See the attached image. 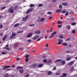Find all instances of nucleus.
Masks as SVG:
<instances>
[{
  "label": "nucleus",
  "instance_id": "69168bd1",
  "mask_svg": "<svg viewBox=\"0 0 77 77\" xmlns=\"http://www.w3.org/2000/svg\"><path fill=\"white\" fill-rule=\"evenodd\" d=\"M52 1L53 2H56V0H52Z\"/></svg>",
  "mask_w": 77,
  "mask_h": 77
},
{
  "label": "nucleus",
  "instance_id": "864d4df0",
  "mask_svg": "<svg viewBox=\"0 0 77 77\" xmlns=\"http://www.w3.org/2000/svg\"><path fill=\"white\" fill-rule=\"evenodd\" d=\"M6 49L7 50H11V49L9 48H7Z\"/></svg>",
  "mask_w": 77,
  "mask_h": 77
},
{
  "label": "nucleus",
  "instance_id": "4c0bfd02",
  "mask_svg": "<svg viewBox=\"0 0 77 77\" xmlns=\"http://www.w3.org/2000/svg\"><path fill=\"white\" fill-rule=\"evenodd\" d=\"M72 33H73V34H74L75 33V30H73L72 31Z\"/></svg>",
  "mask_w": 77,
  "mask_h": 77
},
{
  "label": "nucleus",
  "instance_id": "0e129e2a",
  "mask_svg": "<svg viewBox=\"0 0 77 77\" xmlns=\"http://www.w3.org/2000/svg\"><path fill=\"white\" fill-rule=\"evenodd\" d=\"M3 33H1L0 34V36H3Z\"/></svg>",
  "mask_w": 77,
  "mask_h": 77
},
{
  "label": "nucleus",
  "instance_id": "bf43d9fd",
  "mask_svg": "<svg viewBox=\"0 0 77 77\" xmlns=\"http://www.w3.org/2000/svg\"><path fill=\"white\" fill-rule=\"evenodd\" d=\"M47 57V56H43V58H44V59L46 58Z\"/></svg>",
  "mask_w": 77,
  "mask_h": 77
},
{
  "label": "nucleus",
  "instance_id": "f3484780",
  "mask_svg": "<svg viewBox=\"0 0 77 77\" xmlns=\"http://www.w3.org/2000/svg\"><path fill=\"white\" fill-rule=\"evenodd\" d=\"M23 32H24V31L23 30L17 32V34H19V33H23Z\"/></svg>",
  "mask_w": 77,
  "mask_h": 77
},
{
  "label": "nucleus",
  "instance_id": "e433bc0d",
  "mask_svg": "<svg viewBox=\"0 0 77 77\" xmlns=\"http://www.w3.org/2000/svg\"><path fill=\"white\" fill-rule=\"evenodd\" d=\"M51 14H52V13H51V12L48 11L47 13V14H49L50 15H51Z\"/></svg>",
  "mask_w": 77,
  "mask_h": 77
},
{
  "label": "nucleus",
  "instance_id": "4be33fe9",
  "mask_svg": "<svg viewBox=\"0 0 77 77\" xmlns=\"http://www.w3.org/2000/svg\"><path fill=\"white\" fill-rule=\"evenodd\" d=\"M29 56H30V55H29L26 54L25 55V57L26 58H28V57H29Z\"/></svg>",
  "mask_w": 77,
  "mask_h": 77
},
{
  "label": "nucleus",
  "instance_id": "37998d69",
  "mask_svg": "<svg viewBox=\"0 0 77 77\" xmlns=\"http://www.w3.org/2000/svg\"><path fill=\"white\" fill-rule=\"evenodd\" d=\"M58 24H62V22L61 21H58Z\"/></svg>",
  "mask_w": 77,
  "mask_h": 77
},
{
  "label": "nucleus",
  "instance_id": "5701e85b",
  "mask_svg": "<svg viewBox=\"0 0 77 77\" xmlns=\"http://www.w3.org/2000/svg\"><path fill=\"white\" fill-rule=\"evenodd\" d=\"M66 62H65V60H63L62 62V64L63 65H64V64H65Z\"/></svg>",
  "mask_w": 77,
  "mask_h": 77
},
{
  "label": "nucleus",
  "instance_id": "680f3d73",
  "mask_svg": "<svg viewBox=\"0 0 77 77\" xmlns=\"http://www.w3.org/2000/svg\"><path fill=\"white\" fill-rule=\"evenodd\" d=\"M52 30H53V28H51L50 30V32H52Z\"/></svg>",
  "mask_w": 77,
  "mask_h": 77
},
{
  "label": "nucleus",
  "instance_id": "a211bd4d",
  "mask_svg": "<svg viewBox=\"0 0 77 77\" xmlns=\"http://www.w3.org/2000/svg\"><path fill=\"white\" fill-rule=\"evenodd\" d=\"M18 6L17 5H16L14 7V10H17L18 9Z\"/></svg>",
  "mask_w": 77,
  "mask_h": 77
},
{
  "label": "nucleus",
  "instance_id": "052dcab7",
  "mask_svg": "<svg viewBox=\"0 0 77 77\" xmlns=\"http://www.w3.org/2000/svg\"><path fill=\"white\" fill-rule=\"evenodd\" d=\"M56 75H60V73H56Z\"/></svg>",
  "mask_w": 77,
  "mask_h": 77
},
{
  "label": "nucleus",
  "instance_id": "603ef678",
  "mask_svg": "<svg viewBox=\"0 0 77 77\" xmlns=\"http://www.w3.org/2000/svg\"><path fill=\"white\" fill-rule=\"evenodd\" d=\"M68 15V12H66V14H65V15L66 16H67V15Z\"/></svg>",
  "mask_w": 77,
  "mask_h": 77
},
{
  "label": "nucleus",
  "instance_id": "f8f14e48",
  "mask_svg": "<svg viewBox=\"0 0 77 77\" xmlns=\"http://www.w3.org/2000/svg\"><path fill=\"white\" fill-rule=\"evenodd\" d=\"M40 33H41V31L40 30L37 31L35 32V33H36V34H39Z\"/></svg>",
  "mask_w": 77,
  "mask_h": 77
},
{
  "label": "nucleus",
  "instance_id": "7ed1b4c3",
  "mask_svg": "<svg viewBox=\"0 0 77 77\" xmlns=\"http://www.w3.org/2000/svg\"><path fill=\"white\" fill-rule=\"evenodd\" d=\"M11 68V66H5L3 67V70H6L7 69V68Z\"/></svg>",
  "mask_w": 77,
  "mask_h": 77
},
{
  "label": "nucleus",
  "instance_id": "2eb2a0df",
  "mask_svg": "<svg viewBox=\"0 0 77 77\" xmlns=\"http://www.w3.org/2000/svg\"><path fill=\"white\" fill-rule=\"evenodd\" d=\"M19 25H20L19 23L16 24L14 25V27H16L18 26H19Z\"/></svg>",
  "mask_w": 77,
  "mask_h": 77
},
{
  "label": "nucleus",
  "instance_id": "c9c22d12",
  "mask_svg": "<svg viewBox=\"0 0 77 77\" xmlns=\"http://www.w3.org/2000/svg\"><path fill=\"white\" fill-rule=\"evenodd\" d=\"M29 60V58H27L25 60L26 62H28Z\"/></svg>",
  "mask_w": 77,
  "mask_h": 77
},
{
  "label": "nucleus",
  "instance_id": "412c9836",
  "mask_svg": "<svg viewBox=\"0 0 77 77\" xmlns=\"http://www.w3.org/2000/svg\"><path fill=\"white\" fill-rule=\"evenodd\" d=\"M42 66H43V65H42V64H39L38 66V68H40L41 67H42Z\"/></svg>",
  "mask_w": 77,
  "mask_h": 77
},
{
  "label": "nucleus",
  "instance_id": "5fc2aeb1",
  "mask_svg": "<svg viewBox=\"0 0 77 77\" xmlns=\"http://www.w3.org/2000/svg\"><path fill=\"white\" fill-rule=\"evenodd\" d=\"M29 74H27L25 77H29Z\"/></svg>",
  "mask_w": 77,
  "mask_h": 77
},
{
  "label": "nucleus",
  "instance_id": "cd10ccee",
  "mask_svg": "<svg viewBox=\"0 0 77 77\" xmlns=\"http://www.w3.org/2000/svg\"><path fill=\"white\" fill-rule=\"evenodd\" d=\"M62 5H60L59 6V8L60 9H62Z\"/></svg>",
  "mask_w": 77,
  "mask_h": 77
},
{
  "label": "nucleus",
  "instance_id": "c756f323",
  "mask_svg": "<svg viewBox=\"0 0 77 77\" xmlns=\"http://www.w3.org/2000/svg\"><path fill=\"white\" fill-rule=\"evenodd\" d=\"M62 13H63V14H65L66 13V11L65 10H63V11H61Z\"/></svg>",
  "mask_w": 77,
  "mask_h": 77
},
{
  "label": "nucleus",
  "instance_id": "3c124183",
  "mask_svg": "<svg viewBox=\"0 0 77 77\" xmlns=\"http://www.w3.org/2000/svg\"><path fill=\"white\" fill-rule=\"evenodd\" d=\"M56 33H57L56 32L54 31L53 32V33H52V34H53V35H55L56 34Z\"/></svg>",
  "mask_w": 77,
  "mask_h": 77
},
{
  "label": "nucleus",
  "instance_id": "e2e57ef3",
  "mask_svg": "<svg viewBox=\"0 0 77 77\" xmlns=\"http://www.w3.org/2000/svg\"><path fill=\"white\" fill-rule=\"evenodd\" d=\"M53 18V17H50L49 18V20H51V18Z\"/></svg>",
  "mask_w": 77,
  "mask_h": 77
},
{
  "label": "nucleus",
  "instance_id": "09e8293b",
  "mask_svg": "<svg viewBox=\"0 0 77 77\" xmlns=\"http://www.w3.org/2000/svg\"><path fill=\"white\" fill-rule=\"evenodd\" d=\"M27 42H31V40L30 39H29L28 40H27Z\"/></svg>",
  "mask_w": 77,
  "mask_h": 77
},
{
  "label": "nucleus",
  "instance_id": "de8ad7c7",
  "mask_svg": "<svg viewBox=\"0 0 77 77\" xmlns=\"http://www.w3.org/2000/svg\"><path fill=\"white\" fill-rule=\"evenodd\" d=\"M0 29H2L3 28V25L2 24L0 25Z\"/></svg>",
  "mask_w": 77,
  "mask_h": 77
},
{
  "label": "nucleus",
  "instance_id": "aec40b11",
  "mask_svg": "<svg viewBox=\"0 0 77 77\" xmlns=\"http://www.w3.org/2000/svg\"><path fill=\"white\" fill-rule=\"evenodd\" d=\"M45 20V18H41L40 19V21L41 22H42V21H44Z\"/></svg>",
  "mask_w": 77,
  "mask_h": 77
},
{
  "label": "nucleus",
  "instance_id": "a878e982",
  "mask_svg": "<svg viewBox=\"0 0 77 77\" xmlns=\"http://www.w3.org/2000/svg\"><path fill=\"white\" fill-rule=\"evenodd\" d=\"M71 59V58L70 57H68L66 58V60H67V61H68V60H70V59Z\"/></svg>",
  "mask_w": 77,
  "mask_h": 77
},
{
  "label": "nucleus",
  "instance_id": "774afa93",
  "mask_svg": "<svg viewBox=\"0 0 77 77\" xmlns=\"http://www.w3.org/2000/svg\"><path fill=\"white\" fill-rule=\"evenodd\" d=\"M23 50V48H20L19 49V50Z\"/></svg>",
  "mask_w": 77,
  "mask_h": 77
},
{
  "label": "nucleus",
  "instance_id": "4468645a",
  "mask_svg": "<svg viewBox=\"0 0 77 77\" xmlns=\"http://www.w3.org/2000/svg\"><path fill=\"white\" fill-rule=\"evenodd\" d=\"M8 37V35H5V36L4 37V38L3 39V41H5V40L6 39V38Z\"/></svg>",
  "mask_w": 77,
  "mask_h": 77
},
{
  "label": "nucleus",
  "instance_id": "79ce46f5",
  "mask_svg": "<svg viewBox=\"0 0 77 77\" xmlns=\"http://www.w3.org/2000/svg\"><path fill=\"white\" fill-rule=\"evenodd\" d=\"M62 27V26L61 25H58V28H60V27Z\"/></svg>",
  "mask_w": 77,
  "mask_h": 77
},
{
  "label": "nucleus",
  "instance_id": "338daca9",
  "mask_svg": "<svg viewBox=\"0 0 77 77\" xmlns=\"http://www.w3.org/2000/svg\"><path fill=\"white\" fill-rule=\"evenodd\" d=\"M6 48H8V47H9V45H7L6 46Z\"/></svg>",
  "mask_w": 77,
  "mask_h": 77
},
{
  "label": "nucleus",
  "instance_id": "ddd939ff",
  "mask_svg": "<svg viewBox=\"0 0 77 77\" xmlns=\"http://www.w3.org/2000/svg\"><path fill=\"white\" fill-rule=\"evenodd\" d=\"M48 75H51V74H52V72H51V71H49L48 72Z\"/></svg>",
  "mask_w": 77,
  "mask_h": 77
},
{
  "label": "nucleus",
  "instance_id": "bb28decb",
  "mask_svg": "<svg viewBox=\"0 0 77 77\" xmlns=\"http://www.w3.org/2000/svg\"><path fill=\"white\" fill-rule=\"evenodd\" d=\"M63 46H66L67 45V44L66 43H63Z\"/></svg>",
  "mask_w": 77,
  "mask_h": 77
},
{
  "label": "nucleus",
  "instance_id": "2f4dec72",
  "mask_svg": "<svg viewBox=\"0 0 77 77\" xmlns=\"http://www.w3.org/2000/svg\"><path fill=\"white\" fill-rule=\"evenodd\" d=\"M58 41H59V42H63V40L60 39H58Z\"/></svg>",
  "mask_w": 77,
  "mask_h": 77
},
{
  "label": "nucleus",
  "instance_id": "ea45409f",
  "mask_svg": "<svg viewBox=\"0 0 77 77\" xmlns=\"http://www.w3.org/2000/svg\"><path fill=\"white\" fill-rule=\"evenodd\" d=\"M48 62H49V63H51V62H52V61H51V60H48Z\"/></svg>",
  "mask_w": 77,
  "mask_h": 77
},
{
  "label": "nucleus",
  "instance_id": "c85d7f7f",
  "mask_svg": "<svg viewBox=\"0 0 77 77\" xmlns=\"http://www.w3.org/2000/svg\"><path fill=\"white\" fill-rule=\"evenodd\" d=\"M35 5L34 4H31L29 5V6H30V7H33Z\"/></svg>",
  "mask_w": 77,
  "mask_h": 77
},
{
  "label": "nucleus",
  "instance_id": "a19ab883",
  "mask_svg": "<svg viewBox=\"0 0 77 77\" xmlns=\"http://www.w3.org/2000/svg\"><path fill=\"white\" fill-rule=\"evenodd\" d=\"M59 38H63V36L62 35H60V36H59Z\"/></svg>",
  "mask_w": 77,
  "mask_h": 77
},
{
  "label": "nucleus",
  "instance_id": "9b49d317",
  "mask_svg": "<svg viewBox=\"0 0 77 77\" xmlns=\"http://www.w3.org/2000/svg\"><path fill=\"white\" fill-rule=\"evenodd\" d=\"M24 72V70L23 69L20 70H19V72L20 74H23Z\"/></svg>",
  "mask_w": 77,
  "mask_h": 77
},
{
  "label": "nucleus",
  "instance_id": "1a4fd4ad",
  "mask_svg": "<svg viewBox=\"0 0 77 77\" xmlns=\"http://www.w3.org/2000/svg\"><path fill=\"white\" fill-rule=\"evenodd\" d=\"M74 64V61H71L70 63H68V65H72V64Z\"/></svg>",
  "mask_w": 77,
  "mask_h": 77
},
{
  "label": "nucleus",
  "instance_id": "dca6fc26",
  "mask_svg": "<svg viewBox=\"0 0 77 77\" xmlns=\"http://www.w3.org/2000/svg\"><path fill=\"white\" fill-rule=\"evenodd\" d=\"M54 36V35L52 33L51 36L49 37V38H51L53 37Z\"/></svg>",
  "mask_w": 77,
  "mask_h": 77
},
{
  "label": "nucleus",
  "instance_id": "f704fd0d",
  "mask_svg": "<svg viewBox=\"0 0 77 77\" xmlns=\"http://www.w3.org/2000/svg\"><path fill=\"white\" fill-rule=\"evenodd\" d=\"M71 71H73V70H74V67H72L70 69Z\"/></svg>",
  "mask_w": 77,
  "mask_h": 77
},
{
  "label": "nucleus",
  "instance_id": "c03bdc74",
  "mask_svg": "<svg viewBox=\"0 0 77 77\" xmlns=\"http://www.w3.org/2000/svg\"><path fill=\"white\" fill-rule=\"evenodd\" d=\"M75 24H76V23H73L71 25L72 26H74L75 25Z\"/></svg>",
  "mask_w": 77,
  "mask_h": 77
},
{
  "label": "nucleus",
  "instance_id": "20e7f679",
  "mask_svg": "<svg viewBox=\"0 0 77 77\" xmlns=\"http://www.w3.org/2000/svg\"><path fill=\"white\" fill-rule=\"evenodd\" d=\"M34 9V8H30V9H29L27 11L26 13V14H28L30 12H32V11H33V10Z\"/></svg>",
  "mask_w": 77,
  "mask_h": 77
},
{
  "label": "nucleus",
  "instance_id": "0eeeda50",
  "mask_svg": "<svg viewBox=\"0 0 77 77\" xmlns=\"http://www.w3.org/2000/svg\"><path fill=\"white\" fill-rule=\"evenodd\" d=\"M39 38V35H36L32 39L33 40H36V39L37 38Z\"/></svg>",
  "mask_w": 77,
  "mask_h": 77
},
{
  "label": "nucleus",
  "instance_id": "f03ea898",
  "mask_svg": "<svg viewBox=\"0 0 77 77\" xmlns=\"http://www.w3.org/2000/svg\"><path fill=\"white\" fill-rule=\"evenodd\" d=\"M15 36H17V34L14 32L12 33V35H11L10 37V39H12L13 38H14V37Z\"/></svg>",
  "mask_w": 77,
  "mask_h": 77
},
{
  "label": "nucleus",
  "instance_id": "a18cd8bd",
  "mask_svg": "<svg viewBox=\"0 0 77 77\" xmlns=\"http://www.w3.org/2000/svg\"><path fill=\"white\" fill-rule=\"evenodd\" d=\"M2 54H6V53H5V52H2Z\"/></svg>",
  "mask_w": 77,
  "mask_h": 77
},
{
  "label": "nucleus",
  "instance_id": "13d9d810",
  "mask_svg": "<svg viewBox=\"0 0 77 77\" xmlns=\"http://www.w3.org/2000/svg\"><path fill=\"white\" fill-rule=\"evenodd\" d=\"M55 69H56V67H55L53 68V70H55Z\"/></svg>",
  "mask_w": 77,
  "mask_h": 77
},
{
  "label": "nucleus",
  "instance_id": "f257e3e1",
  "mask_svg": "<svg viewBox=\"0 0 77 77\" xmlns=\"http://www.w3.org/2000/svg\"><path fill=\"white\" fill-rule=\"evenodd\" d=\"M13 8L14 7L12 6L9 7L8 9V12H9V13H11V14H12L14 12V10L13 9Z\"/></svg>",
  "mask_w": 77,
  "mask_h": 77
},
{
  "label": "nucleus",
  "instance_id": "39448f33",
  "mask_svg": "<svg viewBox=\"0 0 77 77\" xmlns=\"http://www.w3.org/2000/svg\"><path fill=\"white\" fill-rule=\"evenodd\" d=\"M29 17V15H27L26 17H25L23 19V21H26L28 19Z\"/></svg>",
  "mask_w": 77,
  "mask_h": 77
},
{
  "label": "nucleus",
  "instance_id": "423d86ee",
  "mask_svg": "<svg viewBox=\"0 0 77 77\" xmlns=\"http://www.w3.org/2000/svg\"><path fill=\"white\" fill-rule=\"evenodd\" d=\"M32 35H33V34L32 33H29L27 35V38H30Z\"/></svg>",
  "mask_w": 77,
  "mask_h": 77
},
{
  "label": "nucleus",
  "instance_id": "4d7b16f0",
  "mask_svg": "<svg viewBox=\"0 0 77 77\" xmlns=\"http://www.w3.org/2000/svg\"><path fill=\"white\" fill-rule=\"evenodd\" d=\"M62 44V42H59L58 43V45H60Z\"/></svg>",
  "mask_w": 77,
  "mask_h": 77
},
{
  "label": "nucleus",
  "instance_id": "6e6552de",
  "mask_svg": "<svg viewBox=\"0 0 77 77\" xmlns=\"http://www.w3.org/2000/svg\"><path fill=\"white\" fill-rule=\"evenodd\" d=\"M18 45H19V43L17 42V43L14 44V47L15 48H16V47H17Z\"/></svg>",
  "mask_w": 77,
  "mask_h": 77
},
{
  "label": "nucleus",
  "instance_id": "6ab92c4d",
  "mask_svg": "<svg viewBox=\"0 0 77 77\" xmlns=\"http://www.w3.org/2000/svg\"><path fill=\"white\" fill-rule=\"evenodd\" d=\"M21 69H23V67L21 66H18L17 67V69H21Z\"/></svg>",
  "mask_w": 77,
  "mask_h": 77
},
{
  "label": "nucleus",
  "instance_id": "b1692460",
  "mask_svg": "<svg viewBox=\"0 0 77 77\" xmlns=\"http://www.w3.org/2000/svg\"><path fill=\"white\" fill-rule=\"evenodd\" d=\"M62 5H63V6H67L68 5V4L66 3H63L62 4Z\"/></svg>",
  "mask_w": 77,
  "mask_h": 77
},
{
  "label": "nucleus",
  "instance_id": "393cba45",
  "mask_svg": "<svg viewBox=\"0 0 77 77\" xmlns=\"http://www.w3.org/2000/svg\"><path fill=\"white\" fill-rule=\"evenodd\" d=\"M47 59H45L43 60V62L44 63H46V62H47Z\"/></svg>",
  "mask_w": 77,
  "mask_h": 77
},
{
  "label": "nucleus",
  "instance_id": "9d476101",
  "mask_svg": "<svg viewBox=\"0 0 77 77\" xmlns=\"http://www.w3.org/2000/svg\"><path fill=\"white\" fill-rule=\"evenodd\" d=\"M56 12L57 13H59V12H62V10L58 9L56 10Z\"/></svg>",
  "mask_w": 77,
  "mask_h": 77
},
{
  "label": "nucleus",
  "instance_id": "58836bf2",
  "mask_svg": "<svg viewBox=\"0 0 77 77\" xmlns=\"http://www.w3.org/2000/svg\"><path fill=\"white\" fill-rule=\"evenodd\" d=\"M29 26H30V27H31L32 26H35V24H30L29 25Z\"/></svg>",
  "mask_w": 77,
  "mask_h": 77
},
{
  "label": "nucleus",
  "instance_id": "8fccbe9b",
  "mask_svg": "<svg viewBox=\"0 0 77 77\" xmlns=\"http://www.w3.org/2000/svg\"><path fill=\"white\" fill-rule=\"evenodd\" d=\"M39 7H41V6H42V4H40L38 5Z\"/></svg>",
  "mask_w": 77,
  "mask_h": 77
},
{
  "label": "nucleus",
  "instance_id": "6e6d98bb",
  "mask_svg": "<svg viewBox=\"0 0 77 77\" xmlns=\"http://www.w3.org/2000/svg\"><path fill=\"white\" fill-rule=\"evenodd\" d=\"M70 26H67V28H68V30H69L70 29Z\"/></svg>",
  "mask_w": 77,
  "mask_h": 77
},
{
  "label": "nucleus",
  "instance_id": "473e14b6",
  "mask_svg": "<svg viewBox=\"0 0 77 77\" xmlns=\"http://www.w3.org/2000/svg\"><path fill=\"white\" fill-rule=\"evenodd\" d=\"M63 76H65H65H66V75H67V74L66 73H63Z\"/></svg>",
  "mask_w": 77,
  "mask_h": 77
},
{
  "label": "nucleus",
  "instance_id": "7c9ffc66",
  "mask_svg": "<svg viewBox=\"0 0 77 77\" xmlns=\"http://www.w3.org/2000/svg\"><path fill=\"white\" fill-rule=\"evenodd\" d=\"M60 61H61L60 60L58 59L57 60H56L55 61V63H56V62H60Z\"/></svg>",
  "mask_w": 77,
  "mask_h": 77
},
{
  "label": "nucleus",
  "instance_id": "72a5a7b5",
  "mask_svg": "<svg viewBox=\"0 0 77 77\" xmlns=\"http://www.w3.org/2000/svg\"><path fill=\"white\" fill-rule=\"evenodd\" d=\"M6 8V6H4L2 7L1 8V10H3V9H5Z\"/></svg>",
  "mask_w": 77,
  "mask_h": 77
},
{
  "label": "nucleus",
  "instance_id": "49530a36",
  "mask_svg": "<svg viewBox=\"0 0 77 77\" xmlns=\"http://www.w3.org/2000/svg\"><path fill=\"white\" fill-rule=\"evenodd\" d=\"M5 77H9V75H8V73H7L6 74V75L5 76Z\"/></svg>",
  "mask_w": 77,
  "mask_h": 77
}]
</instances>
